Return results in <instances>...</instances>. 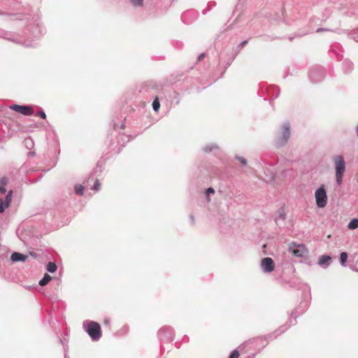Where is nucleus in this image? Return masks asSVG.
<instances>
[{
    "label": "nucleus",
    "instance_id": "a878e982",
    "mask_svg": "<svg viewBox=\"0 0 358 358\" xmlns=\"http://www.w3.org/2000/svg\"><path fill=\"white\" fill-rule=\"evenodd\" d=\"M274 174L271 173V176H268L267 178L265 179L266 182H271L274 179Z\"/></svg>",
    "mask_w": 358,
    "mask_h": 358
},
{
    "label": "nucleus",
    "instance_id": "9b49d317",
    "mask_svg": "<svg viewBox=\"0 0 358 358\" xmlns=\"http://www.w3.org/2000/svg\"><path fill=\"white\" fill-rule=\"evenodd\" d=\"M57 267L56 264L51 262H48L46 266V269L50 273H55L57 271Z\"/></svg>",
    "mask_w": 358,
    "mask_h": 358
},
{
    "label": "nucleus",
    "instance_id": "0eeeda50",
    "mask_svg": "<svg viewBox=\"0 0 358 358\" xmlns=\"http://www.w3.org/2000/svg\"><path fill=\"white\" fill-rule=\"evenodd\" d=\"M10 108L24 115H31L34 113V110L30 106L14 104Z\"/></svg>",
    "mask_w": 358,
    "mask_h": 358
},
{
    "label": "nucleus",
    "instance_id": "dca6fc26",
    "mask_svg": "<svg viewBox=\"0 0 358 358\" xmlns=\"http://www.w3.org/2000/svg\"><path fill=\"white\" fill-rule=\"evenodd\" d=\"M24 142L27 149L31 150L34 147V141L31 138H26Z\"/></svg>",
    "mask_w": 358,
    "mask_h": 358
},
{
    "label": "nucleus",
    "instance_id": "a211bd4d",
    "mask_svg": "<svg viewBox=\"0 0 358 358\" xmlns=\"http://www.w3.org/2000/svg\"><path fill=\"white\" fill-rule=\"evenodd\" d=\"M160 107V103L158 99H155L152 102V108L155 111H158Z\"/></svg>",
    "mask_w": 358,
    "mask_h": 358
},
{
    "label": "nucleus",
    "instance_id": "1a4fd4ad",
    "mask_svg": "<svg viewBox=\"0 0 358 358\" xmlns=\"http://www.w3.org/2000/svg\"><path fill=\"white\" fill-rule=\"evenodd\" d=\"M331 257L328 255H322L320 257L318 264L321 266H327L329 264Z\"/></svg>",
    "mask_w": 358,
    "mask_h": 358
},
{
    "label": "nucleus",
    "instance_id": "20e7f679",
    "mask_svg": "<svg viewBox=\"0 0 358 358\" xmlns=\"http://www.w3.org/2000/svg\"><path fill=\"white\" fill-rule=\"evenodd\" d=\"M316 205L318 208H324L327 203V194L324 185L320 186L315 192Z\"/></svg>",
    "mask_w": 358,
    "mask_h": 358
},
{
    "label": "nucleus",
    "instance_id": "6ab92c4d",
    "mask_svg": "<svg viewBox=\"0 0 358 358\" xmlns=\"http://www.w3.org/2000/svg\"><path fill=\"white\" fill-rule=\"evenodd\" d=\"M131 4L135 7H139L143 5V0H130Z\"/></svg>",
    "mask_w": 358,
    "mask_h": 358
},
{
    "label": "nucleus",
    "instance_id": "393cba45",
    "mask_svg": "<svg viewBox=\"0 0 358 358\" xmlns=\"http://www.w3.org/2000/svg\"><path fill=\"white\" fill-rule=\"evenodd\" d=\"M206 193L207 196H208L210 194H214L215 190L213 188L209 187L206 189Z\"/></svg>",
    "mask_w": 358,
    "mask_h": 358
},
{
    "label": "nucleus",
    "instance_id": "f03ea898",
    "mask_svg": "<svg viewBox=\"0 0 358 358\" xmlns=\"http://www.w3.org/2000/svg\"><path fill=\"white\" fill-rule=\"evenodd\" d=\"M83 327L89 336L94 341H97L101 337L100 325L95 322H90L87 325L86 323H83Z\"/></svg>",
    "mask_w": 358,
    "mask_h": 358
},
{
    "label": "nucleus",
    "instance_id": "f3484780",
    "mask_svg": "<svg viewBox=\"0 0 358 358\" xmlns=\"http://www.w3.org/2000/svg\"><path fill=\"white\" fill-rule=\"evenodd\" d=\"M74 190L77 194L82 195L83 194L84 187L81 185H75Z\"/></svg>",
    "mask_w": 358,
    "mask_h": 358
},
{
    "label": "nucleus",
    "instance_id": "c756f323",
    "mask_svg": "<svg viewBox=\"0 0 358 358\" xmlns=\"http://www.w3.org/2000/svg\"><path fill=\"white\" fill-rule=\"evenodd\" d=\"M29 155L31 157L34 156L35 155V152H31L29 153Z\"/></svg>",
    "mask_w": 358,
    "mask_h": 358
},
{
    "label": "nucleus",
    "instance_id": "4468645a",
    "mask_svg": "<svg viewBox=\"0 0 358 358\" xmlns=\"http://www.w3.org/2000/svg\"><path fill=\"white\" fill-rule=\"evenodd\" d=\"M7 184V179L6 178H2L0 180V192L2 194H4L6 191L5 186Z\"/></svg>",
    "mask_w": 358,
    "mask_h": 358
},
{
    "label": "nucleus",
    "instance_id": "39448f33",
    "mask_svg": "<svg viewBox=\"0 0 358 358\" xmlns=\"http://www.w3.org/2000/svg\"><path fill=\"white\" fill-rule=\"evenodd\" d=\"M290 136V124L289 122L283 123L279 136L277 138L276 143L278 145L285 144Z\"/></svg>",
    "mask_w": 358,
    "mask_h": 358
},
{
    "label": "nucleus",
    "instance_id": "5701e85b",
    "mask_svg": "<svg viewBox=\"0 0 358 358\" xmlns=\"http://www.w3.org/2000/svg\"><path fill=\"white\" fill-rule=\"evenodd\" d=\"M99 188H100V183H99V180L96 179L95 180L93 189L96 191H98L99 189Z\"/></svg>",
    "mask_w": 358,
    "mask_h": 358
},
{
    "label": "nucleus",
    "instance_id": "cd10ccee",
    "mask_svg": "<svg viewBox=\"0 0 358 358\" xmlns=\"http://www.w3.org/2000/svg\"><path fill=\"white\" fill-rule=\"evenodd\" d=\"M205 57V54L204 53H202L201 54L199 57H198V60L199 61H201L203 57Z\"/></svg>",
    "mask_w": 358,
    "mask_h": 358
},
{
    "label": "nucleus",
    "instance_id": "2eb2a0df",
    "mask_svg": "<svg viewBox=\"0 0 358 358\" xmlns=\"http://www.w3.org/2000/svg\"><path fill=\"white\" fill-rule=\"evenodd\" d=\"M12 194H13V191L10 190L8 192L7 195L6 196L5 199L3 200V202H4L5 204H6L8 206L11 202Z\"/></svg>",
    "mask_w": 358,
    "mask_h": 358
},
{
    "label": "nucleus",
    "instance_id": "4be33fe9",
    "mask_svg": "<svg viewBox=\"0 0 358 358\" xmlns=\"http://www.w3.org/2000/svg\"><path fill=\"white\" fill-rule=\"evenodd\" d=\"M239 353L237 350H234L229 358H238Z\"/></svg>",
    "mask_w": 358,
    "mask_h": 358
},
{
    "label": "nucleus",
    "instance_id": "6e6552de",
    "mask_svg": "<svg viewBox=\"0 0 358 358\" xmlns=\"http://www.w3.org/2000/svg\"><path fill=\"white\" fill-rule=\"evenodd\" d=\"M27 259V256L19 252H13L10 256V259L13 262H24Z\"/></svg>",
    "mask_w": 358,
    "mask_h": 358
},
{
    "label": "nucleus",
    "instance_id": "f8f14e48",
    "mask_svg": "<svg viewBox=\"0 0 358 358\" xmlns=\"http://www.w3.org/2000/svg\"><path fill=\"white\" fill-rule=\"evenodd\" d=\"M347 259H348L347 252H341L340 255V262L343 266H346Z\"/></svg>",
    "mask_w": 358,
    "mask_h": 358
},
{
    "label": "nucleus",
    "instance_id": "7c9ffc66",
    "mask_svg": "<svg viewBox=\"0 0 358 358\" xmlns=\"http://www.w3.org/2000/svg\"><path fill=\"white\" fill-rule=\"evenodd\" d=\"M353 38H354L355 41L358 42V36H355Z\"/></svg>",
    "mask_w": 358,
    "mask_h": 358
},
{
    "label": "nucleus",
    "instance_id": "ddd939ff",
    "mask_svg": "<svg viewBox=\"0 0 358 358\" xmlns=\"http://www.w3.org/2000/svg\"><path fill=\"white\" fill-rule=\"evenodd\" d=\"M350 229H356L358 228V219H352L348 225Z\"/></svg>",
    "mask_w": 358,
    "mask_h": 358
},
{
    "label": "nucleus",
    "instance_id": "473e14b6",
    "mask_svg": "<svg viewBox=\"0 0 358 358\" xmlns=\"http://www.w3.org/2000/svg\"><path fill=\"white\" fill-rule=\"evenodd\" d=\"M322 31V29H318L317 30V32H319V31Z\"/></svg>",
    "mask_w": 358,
    "mask_h": 358
},
{
    "label": "nucleus",
    "instance_id": "9d476101",
    "mask_svg": "<svg viewBox=\"0 0 358 358\" xmlns=\"http://www.w3.org/2000/svg\"><path fill=\"white\" fill-rule=\"evenodd\" d=\"M52 278L48 274L45 273L43 276V278L39 281V285L41 286H44L47 285L50 280Z\"/></svg>",
    "mask_w": 358,
    "mask_h": 358
},
{
    "label": "nucleus",
    "instance_id": "aec40b11",
    "mask_svg": "<svg viewBox=\"0 0 358 358\" xmlns=\"http://www.w3.org/2000/svg\"><path fill=\"white\" fill-rule=\"evenodd\" d=\"M8 207L4 202H3V199H0V213H3L5 210Z\"/></svg>",
    "mask_w": 358,
    "mask_h": 358
},
{
    "label": "nucleus",
    "instance_id": "7ed1b4c3",
    "mask_svg": "<svg viewBox=\"0 0 358 358\" xmlns=\"http://www.w3.org/2000/svg\"><path fill=\"white\" fill-rule=\"evenodd\" d=\"M289 251L296 257H304L308 254V250L305 245L295 242L289 244Z\"/></svg>",
    "mask_w": 358,
    "mask_h": 358
},
{
    "label": "nucleus",
    "instance_id": "bb28decb",
    "mask_svg": "<svg viewBox=\"0 0 358 358\" xmlns=\"http://www.w3.org/2000/svg\"><path fill=\"white\" fill-rule=\"evenodd\" d=\"M38 116H40L43 119H45L46 118V115H45V112L43 110H41V111L38 112Z\"/></svg>",
    "mask_w": 358,
    "mask_h": 358
},
{
    "label": "nucleus",
    "instance_id": "423d86ee",
    "mask_svg": "<svg viewBox=\"0 0 358 358\" xmlns=\"http://www.w3.org/2000/svg\"><path fill=\"white\" fill-rule=\"evenodd\" d=\"M261 268L264 273H271L274 270V262L271 257L263 258L261 261Z\"/></svg>",
    "mask_w": 358,
    "mask_h": 358
},
{
    "label": "nucleus",
    "instance_id": "f257e3e1",
    "mask_svg": "<svg viewBox=\"0 0 358 358\" xmlns=\"http://www.w3.org/2000/svg\"><path fill=\"white\" fill-rule=\"evenodd\" d=\"M332 160L334 164L336 181L338 185H341L346 169V163L343 156L341 155L334 156Z\"/></svg>",
    "mask_w": 358,
    "mask_h": 358
},
{
    "label": "nucleus",
    "instance_id": "412c9836",
    "mask_svg": "<svg viewBox=\"0 0 358 358\" xmlns=\"http://www.w3.org/2000/svg\"><path fill=\"white\" fill-rule=\"evenodd\" d=\"M217 146L215 144H213L211 145L210 146H206L203 150L205 152H211L212 150H213L214 149H217Z\"/></svg>",
    "mask_w": 358,
    "mask_h": 358
},
{
    "label": "nucleus",
    "instance_id": "c85d7f7f",
    "mask_svg": "<svg viewBox=\"0 0 358 358\" xmlns=\"http://www.w3.org/2000/svg\"><path fill=\"white\" fill-rule=\"evenodd\" d=\"M246 43H247V41H243V42L240 44V46H241V47H243V45H245Z\"/></svg>",
    "mask_w": 358,
    "mask_h": 358
},
{
    "label": "nucleus",
    "instance_id": "2f4dec72",
    "mask_svg": "<svg viewBox=\"0 0 358 358\" xmlns=\"http://www.w3.org/2000/svg\"><path fill=\"white\" fill-rule=\"evenodd\" d=\"M162 332V329L159 331V335L160 336L161 333Z\"/></svg>",
    "mask_w": 358,
    "mask_h": 358
},
{
    "label": "nucleus",
    "instance_id": "b1692460",
    "mask_svg": "<svg viewBox=\"0 0 358 358\" xmlns=\"http://www.w3.org/2000/svg\"><path fill=\"white\" fill-rule=\"evenodd\" d=\"M236 159L241 163L242 165H246V159L241 157H236Z\"/></svg>",
    "mask_w": 358,
    "mask_h": 358
}]
</instances>
